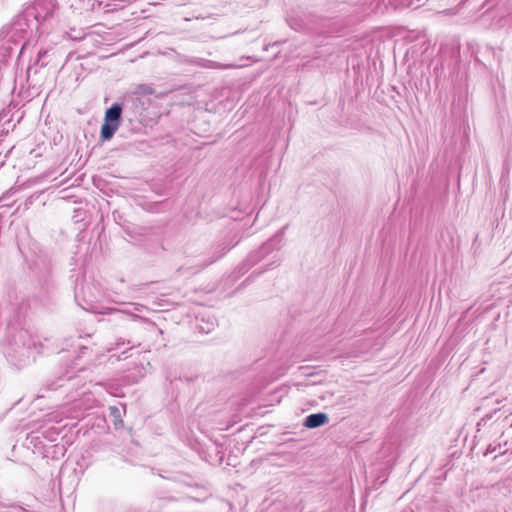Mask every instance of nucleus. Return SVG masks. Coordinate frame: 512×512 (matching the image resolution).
<instances>
[{
	"label": "nucleus",
	"mask_w": 512,
	"mask_h": 512,
	"mask_svg": "<svg viewBox=\"0 0 512 512\" xmlns=\"http://www.w3.org/2000/svg\"><path fill=\"white\" fill-rule=\"evenodd\" d=\"M246 226H247V222H245L243 224L239 223L235 227H233L232 230H235V231H237V233H239ZM242 237H243V234H241V235L236 234L235 237L233 239H231V241H230L231 247H234L236 244H238L240 242V240L242 239Z\"/></svg>",
	"instance_id": "nucleus-5"
},
{
	"label": "nucleus",
	"mask_w": 512,
	"mask_h": 512,
	"mask_svg": "<svg viewBox=\"0 0 512 512\" xmlns=\"http://www.w3.org/2000/svg\"><path fill=\"white\" fill-rule=\"evenodd\" d=\"M279 241L280 237L276 235L275 237L271 238L269 241L264 243L259 252L262 255L269 253L271 250L275 248L276 243H278Z\"/></svg>",
	"instance_id": "nucleus-4"
},
{
	"label": "nucleus",
	"mask_w": 512,
	"mask_h": 512,
	"mask_svg": "<svg viewBox=\"0 0 512 512\" xmlns=\"http://www.w3.org/2000/svg\"><path fill=\"white\" fill-rule=\"evenodd\" d=\"M119 123L106 122L101 127V138L103 140H109L114 133L117 131Z\"/></svg>",
	"instance_id": "nucleus-3"
},
{
	"label": "nucleus",
	"mask_w": 512,
	"mask_h": 512,
	"mask_svg": "<svg viewBox=\"0 0 512 512\" xmlns=\"http://www.w3.org/2000/svg\"><path fill=\"white\" fill-rule=\"evenodd\" d=\"M122 108L118 104L112 105L105 113V121L109 123H119Z\"/></svg>",
	"instance_id": "nucleus-2"
},
{
	"label": "nucleus",
	"mask_w": 512,
	"mask_h": 512,
	"mask_svg": "<svg viewBox=\"0 0 512 512\" xmlns=\"http://www.w3.org/2000/svg\"><path fill=\"white\" fill-rule=\"evenodd\" d=\"M329 422V417L326 413L318 412L305 417L303 425L306 428L314 429L321 427Z\"/></svg>",
	"instance_id": "nucleus-1"
},
{
	"label": "nucleus",
	"mask_w": 512,
	"mask_h": 512,
	"mask_svg": "<svg viewBox=\"0 0 512 512\" xmlns=\"http://www.w3.org/2000/svg\"><path fill=\"white\" fill-rule=\"evenodd\" d=\"M403 5H406V6L412 5V0H409V1L405 2V3H403Z\"/></svg>",
	"instance_id": "nucleus-6"
}]
</instances>
